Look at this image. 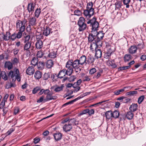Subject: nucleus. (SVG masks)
<instances>
[{"label":"nucleus","mask_w":146,"mask_h":146,"mask_svg":"<svg viewBox=\"0 0 146 146\" xmlns=\"http://www.w3.org/2000/svg\"><path fill=\"white\" fill-rule=\"evenodd\" d=\"M80 64L78 61V59H76L73 61L72 60H69L66 62V67L68 68V72L72 74L73 68L76 71V72H78V71H80L81 69L80 68Z\"/></svg>","instance_id":"f257e3e1"},{"label":"nucleus","mask_w":146,"mask_h":146,"mask_svg":"<svg viewBox=\"0 0 146 146\" xmlns=\"http://www.w3.org/2000/svg\"><path fill=\"white\" fill-rule=\"evenodd\" d=\"M9 77L12 78L13 81H15L16 79L18 82L21 80V78L19 70L18 69H15L14 71L11 70L8 74Z\"/></svg>","instance_id":"f03ea898"},{"label":"nucleus","mask_w":146,"mask_h":146,"mask_svg":"<svg viewBox=\"0 0 146 146\" xmlns=\"http://www.w3.org/2000/svg\"><path fill=\"white\" fill-rule=\"evenodd\" d=\"M85 22V20L84 17H81L79 18L78 24L79 26L78 30L79 31H83L87 28V25Z\"/></svg>","instance_id":"7ed1b4c3"},{"label":"nucleus","mask_w":146,"mask_h":146,"mask_svg":"<svg viewBox=\"0 0 146 146\" xmlns=\"http://www.w3.org/2000/svg\"><path fill=\"white\" fill-rule=\"evenodd\" d=\"M27 21L24 20L23 21L18 20L16 23V27L17 30L21 32H24L25 30V24Z\"/></svg>","instance_id":"20e7f679"},{"label":"nucleus","mask_w":146,"mask_h":146,"mask_svg":"<svg viewBox=\"0 0 146 146\" xmlns=\"http://www.w3.org/2000/svg\"><path fill=\"white\" fill-rule=\"evenodd\" d=\"M88 24H90L91 26L92 27V29L93 30H98L99 27V23L96 21L95 18H93L91 20H89L87 22Z\"/></svg>","instance_id":"39448f33"},{"label":"nucleus","mask_w":146,"mask_h":146,"mask_svg":"<svg viewBox=\"0 0 146 146\" xmlns=\"http://www.w3.org/2000/svg\"><path fill=\"white\" fill-rule=\"evenodd\" d=\"M29 24L27 27V30H31V26H35L37 24L36 19L35 17H31L29 19Z\"/></svg>","instance_id":"423d86ee"},{"label":"nucleus","mask_w":146,"mask_h":146,"mask_svg":"<svg viewBox=\"0 0 146 146\" xmlns=\"http://www.w3.org/2000/svg\"><path fill=\"white\" fill-rule=\"evenodd\" d=\"M24 43L23 49L22 50V51L26 52L27 55H30V49L31 46V42H24Z\"/></svg>","instance_id":"0eeeda50"},{"label":"nucleus","mask_w":146,"mask_h":146,"mask_svg":"<svg viewBox=\"0 0 146 146\" xmlns=\"http://www.w3.org/2000/svg\"><path fill=\"white\" fill-rule=\"evenodd\" d=\"M67 69L66 70L65 69H63L59 71L58 75L57 76V78H63L66 75H68L69 76L70 75L72 74V73H70L68 72V68H67Z\"/></svg>","instance_id":"6e6552de"},{"label":"nucleus","mask_w":146,"mask_h":146,"mask_svg":"<svg viewBox=\"0 0 146 146\" xmlns=\"http://www.w3.org/2000/svg\"><path fill=\"white\" fill-rule=\"evenodd\" d=\"M63 129L65 132L70 131L72 129V126L69 121V122L66 123L63 126Z\"/></svg>","instance_id":"1a4fd4ad"},{"label":"nucleus","mask_w":146,"mask_h":146,"mask_svg":"<svg viewBox=\"0 0 146 146\" xmlns=\"http://www.w3.org/2000/svg\"><path fill=\"white\" fill-rule=\"evenodd\" d=\"M52 94V93L51 92L47 94L46 96V98L44 100V102H45L51 100L56 99L57 97L55 96H53Z\"/></svg>","instance_id":"9d476101"},{"label":"nucleus","mask_w":146,"mask_h":146,"mask_svg":"<svg viewBox=\"0 0 146 146\" xmlns=\"http://www.w3.org/2000/svg\"><path fill=\"white\" fill-rule=\"evenodd\" d=\"M55 31V30H54L52 28L47 27L44 30L43 34L45 36H47L50 34L52 33L53 32Z\"/></svg>","instance_id":"9b49d317"},{"label":"nucleus","mask_w":146,"mask_h":146,"mask_svg":"<svg viewBox=\"0 0 146 146\" xmlns=\"http://www.w3.org/2000/svg\"><path fill=\"white\" fill-rule=\"evenodd\" d=\"M94 12H92L91 13V11L87 9L84 11V14L86 19H88L94 14Z\"/></svg>","instance_id":"f8f14e48"},{"label":"nucleus","mask_w":146,"mask_h":146,"mask_svg":"<svg viewBox=\"0 0 146 146\" xmlns=\"http://www.w3.org/2000/svg\"><path fill=\"white\" fill-rule=\"evenodd\" d=\"M35 71L34 67L30 66L27 69L26 72L27 74L29 75H31L34 74Z\"/></svg>","instance_id":"ddd939ff"},{"label":"nucleus","mask_w":146,"mask_h":146,"mask_svg":"<svg viewBox=\"0 0 146 146\" xmlns=\"http://www.w3.org/2000/svg\"><path fill=\"white\" fill-rule=\"evenodd\" d=\"M35 45L37 49H41L43 46V40H36Z\"/></svg>","instance_id":"4468645a"},{"label":"nucleus","mask_w":146,"mask_h":146,"mask_svg":"<svg viewBox=\"0 0 146 146\" xmlns=\"http://www.w3.org/2000/svg\"><path fill=\"white\" fill-rule=\"evenodd\" d=\"M137 49L136 46H131L128 49V52L129 53L133 54L137 52Z\"/></svg>","instance_id":"2eb2a0df"},{"label":"nucleus","mask_w":146,"mask_h":146,"mask_svg":"<svg viewBox=\"0 0 146 146\" xmlns=\"http://www.w3.org/2000/svg\"><path fill=\"white\" fill-rule=\"evenodd\" d=\"M86 61V57L84 55L80 57L79 59H78V61L79 62L81 65H83L84 63L87 64Z\"/></svg>","instance_id":"dca6fc26"},{"label":"nucleus","mask_w":146,"mask_h":146,"mask_svg":"<svg viewBox=\"0 0 146 146\" xmlns=\"http://www.w3.org/2000/svg\"><path fill=\"white\" fill-rule=\"evenodd\" d=\"M35 5V4L33 3H30L28 4L27 9L29 13L31 12L34 11Z\"/></svg>","instance_id":"f3484780"},{"label":"nucleus","mask_w":146,"mask_h":146,"mask_svg":"<svg viewBox=\"0 0 146 146\" xmlns=\"http://www.w3.org/2000/svg\"><path fill=\"white\" fill-rule=\"evenodd\" d=\"M54 64L53 61L50 59L47 60L46 62V66L48 68H50L52 67Z\"/></svg>","instance_id":"a211bd4d"},{"label":"nucleus","mask_w":146,"mask_h":146,"mask_svg":"<svg viewBox=\"0 0 146 146\" xmlns=\"http://www.w3.org/2000/svg\"><path fill=\"white\" fill-rule=\"evenodd\" d=\"M96 53L95 56L97 58H99L101 57L102 55V52L100 49H97V48H95Z\"/></svg>","instance_id":"6ab92c4d"},{"label":"nucleus","mask_w":146,"mask_h":146,"mask_svg":"<svg viewBox=\"0 0 146 146\" xmlns=\"http://www.w3.org/2000/svg\"><path fill=\"white\" fill-rule=\"evenodd\" d=\"M42 73L39 71H36L34 75V77L36 79L38 80L40 78L42 77Z\"/></svg>","instance_id":"aec40b11"},{"label":"nucleus","mask_w":146,"mask_h":146,"mask_svg":"<svg viewBox=\"0 0 146 146\" xmlns=\"http://www.w3.org/2000/svg\"><path fill=\"white\" fill-rule=\"evenodd\" d=\"M57 55V51H53L50 52L48 54V57L50 58H54L56 57Z\"/></svg>","instance_id":"412c9836"},{"label":"nucleus","mask_w":146,"mask_h":146,"mask_svg":"<svg viewBox=\"0 0 146 146\" xmlns=\"http://www.w3.org/2000/svg\"><path fill=\"white\" fill-rule=\"evenodd\" d=\"M138 105L137 104H133L129 107V110L131 111H136Z\"/></svg>","instance_id":"4be33fe9"},{"label":"nucleus","mask_w":146,"mask_h":146,"mask_svg":"<svg viewBox=\"0 0 146 146\" xmlns=\"http://www.w3.org/2000/svg\"><path fill=\"white\" fill-rule=\"evenodd\" d=\"M97 40V38L89 34L88 36V41L89 42H93V43H94Z\"/></svg>","instance_id":"5701e85b"},{"label":"nucleus","mask_w":146,"mask_h":146,"mask_svg":"<svg viewBox=\"0 0 146 146\" xmlns=\"http://www.w3.org/2000/svg\"><path fill=\"white\" fill-rule=\"evenodd\" d=\"M62 136V134L60 133H55L54 135V138L56 141H58L61 139Z\"/></svg>","instance_id":"b1692460"},{"label":"nucleus","mask_w":146,"mask_h":146,"mask_svg":"<svg viewBox=\"0 0 146 146\" xmlns=\"http://www.w3.org/2000/svg\"><path fill=\"white\" fill-rule=\"evenodd\" d=\"M94 44L95 48H96L97 47L100 48L102 46V41L99 39L96 40Z\"/></svg>","instance_id":"393cba45"},{"label":"nucleus","mask_w":146,"mask_h":146,"mask_svg":"<svg viewBox=\"0 0 146 146\" xmlns=\"http://www.w3.org/2000/svg\"><path fill=\"white\" fill-rule=\"evenodd\" d=\"M44 62H39L37 63L36 66H37V69L38 70H42L44 67Z\"/></svg>","instance_id":"a878e982"},{"label":"nucleus","mask_w":146,"mask_h":146,"mask_svg":"<svg viewBox=\"0 0 146 146\" xmlns=\"http://www.w3.org/2000/svg\"><path fill=\"white\" fill-rule=\"evenodd\" d=\"M133 114L131 111H128L127 112L126 115L127 118L129 120L133 118Z\"/></svg>","instance_id":"bb28decb"},{"label":"nucleus","mask_w":146,"mask_h":146,"mask_svg":"<svg viewBox=\"0 0 146 146\" xmlns=\"http://www.w3.org/2000/svg\"><path fill=\"white\" fill-rule=\"evenodd\" d=\"M5 67L8 70L11 69L13 67L12 63L10 62H6L5 63Z\"/></svg>","instance_id":"cd10ccee"},{"label":"nucleus","mask_w":146,"mask_h":146,"mask_svg":"<svg viewBox=\"0 0 146 146\" xmlns=\"http://www.w3.org/2000/svg\"><path fill=\"white\" fill-rule=\"evenodd\" d=\"M93 6V4L92 3H89L87 5V9L91 11V13H92V12H94V9L92 8Z\"/></svg>","instance_id":"c85d7f7f"},{"label":"nucleus","mask_w":146,"mask_h":146,"mask_svg":"<svg viewBox=\"0 0 146 146\" xmlns=\"http://www.w3.org/2000/svg\"><path fill=\"white\" fill-rule=\"evenodd\" d=\"M132 57L131 55L129 54H126L125 55L124 57V61L125 62L128 61L131 59Z\"/></svg>","instance_id":"c756f323"},{"label":"nucleus","mask_w":146,"mask_h":146,"mask_svg":"<svg viewBox=\"0 0 146 146\" xmlns=\"http://www.w3.org/2000/svg\"><path fill=\"white\" fill-rule=\"evenodd\" d=\"M38 59L37 58L34 57L31 61V64L35 67L38 63Z\"/></svg>","instance_id":"7c9ffc66"},{"label":"nucleus","mask_w":146,"mask_h":146,"mask_svg":"<svg viewBox=\"0 0 146 146\" xmlns=\"http://www.w3.org/2000/svg\"><path fill=\"white\" fill-rule=\"evenodd\" d=\"M104 33H102V31H99L98 33L97 36V38L98 40H101L102 39L104 35Z\"/></svg>","instance_id":"2f4dec72"},{"label":"nucleus","mask_w":146,"mask_h":146,"mask_svg":"<svg viewBox=\"0 0 146 146\" xmlns=\"http://www.w3.org/2000/svg\"><path fill=\"white\" fill-rule=\"evenodd\" d=\"M105 115L106 118L108 119H109L112 117V112L111 111H108L106 112Z\"/></svg>","instance_id":"473e14b6"},{"label":"nucleus","mask_w":146,"mask_h":146,"mask_svg":"<svg viewBox=\"0 0 146 146\" xmlns=\"http://www.w3.org/2000/svg\"><path fill=\"white\" fill-rule=\"evenodd\" d=\"M64 87V86L63 84L61 85L60 86H58L55 88L54 91L56 92L60 91L62 90Z\"/></svg>","instance_id":"72a5a7b5"},{"label":"nucleus","mask_w":146,"mask_h":146,"mask_svg":"<svg viewBox=\"0 0 146 146\" xmlns=\"http://www.w3.org/2000/svg\"><path fill=\"white\" fill-rule=\"evenodd\" d=\"M126 88H130V90H131V89L132 87H125L123 88V89L119 90L117 91H115L114 92L115 94L116 95H118L119 94H120L121 92L124 91V89Z\"/></svg>","instance_id":"f704fd0d"},{"label":"nucleus","mask_w":146,"mask_h":146,"mask_svg":"<svg viewBox=\"0 0 146 146\" xmlns=\"http://www.w3.org/2000/svg\"><path fill=\"white\" fill-rule=\"evenodd\" d=\"M50 73H45L44 74L43 78L44 80H47L50 78Z\"/></svg>","instance_id":"c9c22d12"},{"label":"nucleus","mask_w":146,"mask_h":146,"mask_svg":"<svg viewBox=\"0 0 146 146\" xmlns=\"http://www.w3.org/2000/svg\"><path fill=\"white\" fill-rule=\"evenodd\" d=\"M119 115V112L117 111H115L112 112V117L114 118H117Z\"/></svg>","instance_id":"e433bc0d"},{"label":"nucleus","mask_w":146,"mask_h":146,"mask_svg":"<svg viewBox=\"0 0 146 146\" xmlns=\"http://www.w3.org/2000/svg\"><path fill=\"white\" fill-rule=\"evenodd\" d=\"M69 121L71 124L72 126V125H76L78 124V122L76 121L74 118L70 119Z\"/></svg>","instance_id":"4c0bfd02"},{"label":"nucleus","mask_w":146,"mask_h":146,"mask_svg":"<svg viewBox=\"0 0 146 146\" xmlns=\"http://www.w3.org/2000/svg\"><path fill=\"white\" fill-rule=\"evenodd\" d=\"M137 92L136 91H131L126 93V96H133L134 95L136 94Z\"/></svg>","instance_id":"58836bf2"},{"label":"nucleus","mask_w":146,"mask_h":146,"mask_svg":"<svg viewBox=\"0 0 146 146\" xmlns=\"http://www.w3.org/2000/svg\"><path fill=\"white\" fill-rule=\"evenodd\" d=\"M36 35V40H42L43 39V34L41 33H38Z\"/></svg>","instance_id":"ea45409f"},{"label":"nucleus","mask_w":146,"mask_h":146,"mask_svg":"<svg viewBox=\"0 0 146 146\" xmlns=\"http://www.w3.org/2000/svg\"><path fill=\"white\" fill-rule=\"evenodd\" d=\"M41 13L40 9L37 8L35 10V16L37 18H38L40 14Z\"/></svg>","instance_id":"a19ab883"},{"label":"nucleus","mask_w":146,"mask_h":146,"mask_svg":"<svg viewBox=\"0 0 146 146\" xmlns=\"http://www.w3.org/2000/svg\"><path fill=\"white\" fill-rule=\"evenodd\" d=\"M94 61V59L92 57H90L88 60V64L93 65Z\"/></svg>","instance_id":"79ce46f5"},{"label":"nucleus","mask_w":146,"mask_h":146,"mask_svg":"<svg viewBox=\"0 0 146 146\" xmlns=\"http://www.w3.org/2000/svg\"><path fill=\"white\" fill-rule=\"evenodd\" d=\"M97 30H93L92 29L91 33L89 34L92 35L94 37H96V38H97V36L98 33Z\"/></svg>","instance_id":"37998d69"},{"label":"nucleus","mask_w":146,"mask_h":146,"mask_svg":"<svg viewBox=\"0 0 146 146\" xmlns=\"http://www.w3.org/2000/svg\"><path fill=\"white\" fill-rule=\"evenodd\" d=\"M116 9H119L121 8V3L120 1H117L115 3Z\"/></svg>","instance_id":"c03bdc74"},{"label":"nucleus","mask_w":146,"mask_h":146,"mask_svg":"<svg viewBox=\"0 0 146 146\" xmlns=\"http://www.w3.org/2000/svg\"><path fill=\"white\" fill-rule=\"evenodd\" d=\"M11 52H13L14 56L17 55L19 52V49L17 48H15L14 49H12L11 50Z\"/></svg>","instance_id":"a18cd8bd"},{"label":"nucleus","mask_w":146,"mask_h":146,"mask_svg":"<svg viewBox=\"0 0 146 146\" xmlns=\"http://www.w3.org/2000/svg\"><path fill=\"white\" fill-rule=\"evenodd\" d=\"M57 76L56 74H52L51 76V78L53 82L57 81Z\"/></svg>","instance_id":"49530a36"},{"label":"nucleus","mask_w":146,"mask_h":146,"mask_svg":"<svg viewBox=\"0 0 146 146\" xmlns=\"http://www.w3.org/2000/svg\"><path fill=\"white\" fill-rule=\"evenodd\" d=\"M15 85L14 84L11 82L7 83L6 85V87L7 88H9L12 87H15Z\"/></svg>","instance_id":"de8ad7c7"},{"label":"nucleus","mask_w":146,"mask_h":146,"mask_svg":"<svg viewBox=\"0 0 146 146\" xmlns=\"http://www.w3.org/2000/svg\"><path fill=\"white\" fill-rule=\"evenodd\" d=\"M111 53L112 52H108L105 54L104 58L106 59L108 58L111 56Z\"/></svg>","instance_id":"09e8293b"},{"label":"nucleus","mask_w":146,"mask_h":146,"mask_svg":"<svg viewBox=\"0 0 146 146\" xmlns=\"http://www.w3.org/2000/svg\"><path fill=\"white\" fill-rule=\"evenodd\" d=\"M44 54L42 52V51L40 50L37 52L36 55L38 58H41Z\"/></svg>","instance_id":"8fccbe9b"},{"label":"nucleus","mask_w":146,"mask_h":146,"mask_svg":"<svg viewBox=\"0 0 146 146\" xmlns=\"http://www.w3.org/2000/svg\"><path fill=\"white\" fill-rule=\"evenodd\" d=\"M23 32L19 31L16 34V37L17 39L20 38L22 37Z\"/></svg>","instance_id":"3c124183"},{"label":"nucleus","mask_w":146,"mask_h":146,"mask_svg":"<svg viewBox=\"0 0 146 146\" xmlns=\"http://www.w3.org/2000/svg\"><path fill=\"white\" fill-rule=\"evenodd\" d=\"M139 5L135 4L133 7V9L136 11L139 12L140 10Z\"/></svg>","instance_id":"603ef678"},{"label":"nucleus","mask_w":146,"mask_h":146,"mask_svg":"<svg viewBox=\"0 0 146 146\" xmlns=\"http://www.w3.org/2000/svg\"><path fill=\"white\" fill-rule=\"evenodd\" d=\"M90 80V77L86 75L84 76L83 77V80L84 81H89Z\"/></svg>","instance_id":"864d4df0"},{"label":"nucleus","mask_w":146,"mask_h":146,"mask_svg":"<svg viewBox=\"0 0 146 146\" xmlns=\"http://www.w3.org/2000/svg\"><path fill=\"white\" fill-rule=\"evenodd\" d=\"M144 98V96H142L140 97L138 99V102L140 104L143 101Z\"/></svg>","instance_id":"5fc2aeb1"},{"label":"nucleus","mask_w":146,"mask_h":146,"mask_svg":"<svg viewBox=\"0 0 146 146\" xmlns=\"http://www.w3.org/2000/svg\"><path fill=\"white\" fill-rule=\"evenodd\" d=\"M82 82V80L81 79L79 80L76 82L74 83L73 85V87L74 88L75 87V86H79V85Z\"/></svg>","instance_id":"6e6d98bb"},{"label":"nucleus","mask_w":146,"mask_h":146,"mask_svg":"<svg viewBox=\"0 0 146 146\" xmlns=\"http://www.w3.org/2000/svg\"><path fill=\"white\" fill-rule=\"evenodd\" d=\"M74 15L78 16H80L82 14L81 12L78 10H75L74 12Z\"/></svg>","instance_id":"4d7b16f0"},{"label":"nucleus","mask_w":146,"mask_h":146,"mask_svg":"<svg viewBox=\"0 0 146 146\" xmlns=\"http://www.w3.org/2000/svg\"><path fill=\"white\" fill-rule=\"evenodd\" d=\"M40 90V88L39 87H37L34 88L33 90L32 93L33 94H35Z\"/></svg>","instance_id":"13d9d810"},{"label":"nucleus","mask_w":146,"mask_h":146,"mask_svg":"<svg viewBox=\"0 0 146 146\" xmlns=\"http://www.w3.org/2000/svg\"><path fill=\"white\" fill-rule=\"evenodd\" d=\"M3 38L4 40L5 41H7L9 39L10 36L8 35L7 32L6 33V34L4 35Z\"/></svg>","instance_id":"bf43d9fd"},{"label":"nucleus","mask_w":146,"mask_h":146,"mask_svg":"<svg viewBox=\"0 0 146 146\" xmlns=\"http://www.w3.org/2000/svg\"><path fill=\"white\" fill-rule=\"evenodd\" d=\"M30 36L28 35L26 36L25 37V40L24 42H31L30 41H29V40H30Z\"/></svg>","instance_id":"052dcab7"},{"label":"nucleus","mask_w":146,"mask_h":146,"mask_svg":"<svg viewBox=\"0 0 146 146\" xmlns=\"http://www.w3.org/2000/svg\"><path fill=\"white\" fill-rule=\"evenodd\" d=\"M17 38L16 33H14L12 34L10 36V38L12 40H14Z\"/></svg>","instance_id":"680f3d73"},{"label":"nucleus","mask_w":146,"mask_h":146,"mask_svg":"<svg viewBox=\"0 0 146 146\" xmlns=\"http://www.w3.org/2000/svg\"><path fill=\"white\" fill-rule=\"evenodd\" d=\"M113 62L114 61L113 60H111V61L110 60H108L107 62V64L109 66H112L114 64Z\"/></svg>","instance_id":"e2e57ef3"},{"label":"nucleus","mask_w":146,"mask_h":146,"mask_svg":"<svg viewBox=\"0 0 146 146\" xmlns=\"http://www.w3.org/2000/svg\"><path fill=\"white\" fill-rule=\"evenodd\" d=\"M129 68V66H127L120 67L118 69L119 70H125Z\"/></svg>","instance_id":"0e129e2a"},{"label":"nucleus","mask_w":146,"mask_h":146,"mask_svg":"<svg viewBox=\"0 0 146 146\" xmlns=\"http://www.w3.org/2000/svg\"><path fill=\"white\" fill-rule=\"evenodd\" d=\"M96 71V68H93L90 69L89 71V74H92L95 73Z\"/></svg>","instance_id":"69168bd1"},{"label":"nucleus","mask_w":146,"mask_h":146,"mask_svg":"<svg viewBox=\"0 0 146 146\" xmlns=\"http://www.w3.org/2000/svg\"><path fill=\"white\" fill-rule=\"evenodd\" d=\"M88 113L90 115H92L94 114V110L93 109H92L90 110L88 109Z\"/></svg>","instance_id":"338daca9"},{"label":"nucleus","mask_w":146,"mask_h":146,"mask_svg":"<svg viewBox=\"0 0 146 146\" xmlns=\"http://www.w3.org/2000/svg\"><path fill=\"white\" fill-rule=\"evenodd\" d=\"M76 79V77L74 76H71L70 78H68V80L70 82L74 81L75 79Z\"/></svg>","instance_id":"774afa93"}]
</instances>
